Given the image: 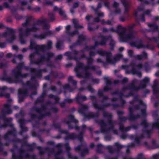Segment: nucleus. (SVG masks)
Masks as SVG:
<instances>
[{"instance_id":"nucleus-1","label":"nucleus","mask_w":159,"mask_h":159,"mask_svg":"<svg viewBox=\"0 0 159 159\" xmlns=\"http://www.w3.org/2000/svg\"><path fill=\"white\" fill-rule=\"evenodd\" d=\"M128 52L129 54V55H131L132 53V51L131 50H129L128 51Z\"/></svg>"},{"instance_id":"nucleus-2","label":"nucleus","mask_w":159,"mask_h":159,"mask_svg":"<svg viewBox=\"0 0 159 159\" xmlns=\"http://www.w3.org/2000/svg\"><path fill=\"white\" fill-rule=\"evenodd\" d=\"M144 80L145 81H146V82H148L149 80V79L148 78H146L144 79Z\"/></svg>"},{"instance_id":"nucleus-3","label":"nucleus","mask_w":159,"mask_h":159,"mask_svg":"<svg viewBox=\"0 0 159 159\" xmlns=\"http://www.w3.org/2000/svg\"><path fill=\"white\" fill-rule=\"evenodd\" d=\"M70 28V26L68 25L66 27V28L67 30H68Z\"/></svg>"},{"instance_id":"nucleus-4","label":"nucleus","mask_w":159,"mask_h":159,"mask_svg":"<svg viewBox=\"0 0 159 159\" xmlns=\"http://www.w3.org/2000/svg\"><path fill=\"white\" fill-rule=\"evenodd\" d=\"M78 3H76L74 4V7H77L78 6Z\"/></svg>"},{"instance_id":"nucleus-5","label":"nucleus","mask_w":159,"mask_h":159,"mask_svg":"<svg viewBox=\"0 0 159 159\" xmlns=\"http://www.w3.org/2000/svg\"><path fill=\"white\" fill-rule=\"evenodd\" d=\"M11 56V53H8L7 54V56L8 57H10Z\"/></svg>"},{"instance_id":"nucleus-6","label":"nucleus","mask_w":159,"mask_h":159,"mask_svg":"<svg viewBox=\"0 0 159 159\" xmlns=\"http://www.w3.org/2000/svg\"><path fill=\"white\" fill-rule=\"evenodd\" d=\"M90 18V16H87L86 17V19L87 20H88Z\"/></svg>"},{"instance_id":"nucleus-7","label":"nucleus","mask_w":159,"mask_h":159,"mask_svg":"<svg viewBox=\"0 0 159 159\" xmlns=\"http://www.w3.org/2000/svg\"><path fill=\"white\" fill-rule=\"evenodd\" d=\"M124 49V48L123 47L120 48H119V50H123Z\"/></svg>"},{"instance_id":"nucleus-8","label":"nucleus","mask_w":159,"mask_h":159,"mask_svg":"<svg viewBox=\"0 0 159 159\" xmlns=\"http://www.w3.org/2000/svg\"><path fill=\"white\" fill-rule=\"evenodd\" d=\"M159 19V18L158 16H157V17H156V20H157Z\"/></svg>"},{"instance_id":"nucleus-9","label":"nucleus","mask_w":159,"mask_h":159,"mask_svg":"<svg viewBox=\"0 0 159 159\" xmlns=\"http://www.w3.org/2000/svg\"><path fill=\"white\" fill-rule=\"evenodd\" d=\"M6 89V87H4L2 88V89L4 90V89Z\"/></svg>"},{"instance_id":"nucleus-10","label":"nucleus","mask_w":159,"mask_h":159,"mask_svg":"<svg viewBox=\"0 0 159 159\" xmlns=\"http://www.w3.org/2000/svg\"><path fill=\"white\" fill-rule=\"evenodd\" d=\"M4 95L3 94H0V97H2V96H4Z\"/></svg>"},{"instance_id":"nucleus-11","label":"nucleus","mask_w":159,"mask_h":159,"mask_svg":"<svg viewBox=\"0 0 159 159\" xmlns=\"http://www.w3.org/2000/svg\"><path fill=\"white\" fill-rule=\"evenodd\" d=\"M119 56L120 57H122V55L121 54H120L119 55Z\"/></svg>"},{"instance_id":"nucleus-12","label":"nucleus","mask_w":159,"mask_h":159,"mask_svg":"<svg viewBox=\"0 0 159 159\" xmlns=\"http://www.w3.org/2000/svg\"><path fill=\"white\" fill-rule=\"evenodd\" d=\"M157 3L159 4V0H158L157 1Z\"/></svg>"},{"instance_id":"nucleus-13","label":"nucleus","mask_w":159,"mask_h":159,"mask_svg":"<svg viewBox=\"0 0 159 159\" xmlns=\"http://www.w3.org/2000/svg\"><path fill=\"white\" fill-rule=\"evenodd\" d=\"M21 43H23V42H22V41H21Z\"/></svg>"},{"instance_id":"nucleus-14","label":"nucleus","mask_w":159,"mask_h":159,"mask_svg":"<svg viewBox=\"0 0 159 159\" xmlns=\"http://www.w3.org/2000/svg\"><path fill=\"white\" fill-rule=\"evenodd\" d=\"M116 59H118V57H116Z\"/></svg>"},{"instance_id":"nucleus-15","label":"nucleus","mask_w":159,"mask_h":159,"mask_svg":"<svg viewBox=\"0 0 159 159\" xmlns=\"http://www.w3.org/2000/svg\"><path fill=\"white\" fill-rule=\"evenodd\" d=\"M139 59H141V57H139Z\"/></svg>"}]
</instances>
